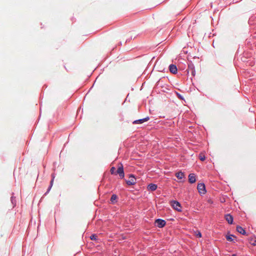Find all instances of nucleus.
<instances>
[{
	"label": "nucleus",
	"mask_w": 256,
	"mask_h": 256,
	"mask_svg": "<svg viewBox=\"0 0 256 256\" xmlns=\"http://www.w3.org/2000/svg\"><path fill=\"white\" fill-rule=\"evenodd\" d=\"M118 174L121 178H123L124 176V174L122 164H120L117 170L116 174Z\"/></svg>",
	"instance_id": "f257e3e1"
},
{
	"label": "nucleus",
	"mask_w": 256,
	"mask_h": 256,
	"mask_svg": "<svg viewBox=\"0 0 256 256\" xmlns=\"http://www.w3.org/2000/svg\"><path fill=\"white\" fill-rule=\"evenodd\" d=\"M171 205L173 207L174 209L180 212L181 210V206L180 204L177 201H172L171 202Z\"/></svg>",
	"instance_id": "f03ea898"
},
{
	"label": "nucleus",
	"mask_w": 256,
	"mask_h": 256,
	"mask_svg": "<svg viewBox=\"0 0 256 256\" xmlns=\"http://www.w3.org/2000/svg\"><path fill=\"white\" fill-rule=\"evenodd\" d=\"M198 192L200 194H204L206 192L205 185L204 184H198L197 186Z\"/></svg>",
	"instance_id": "7ed1b4c3"
},
{
	"label": "nucleus",
	"mask_w": 256,
	"mask_h": 256,
	"mask_svg": "<svg viewBox=\"0 0 256 256\" xmlns=\"http://www.w3.org/2000/svg\"><path fill=\"white\" fill-rule=\"evenodd\" d=\"M136 183V179L133 174H130L129 176V180L126 181V184L128 185H134Z\"/></svg>",
	"instance_id": "20e7f679"
},
{
	"label": "nucleus",
	"mask_w": 256,
	"mask_h": 256,
	"mask_svg": "<svg viewBox=\"0 0 256 256\" xmlns=\"http://www.w3.org/2000/svg\"><path fill=\"white\" fill-rule=\"evenodd\" d=\"M155 222L158 228H162L166 224V222H165V220L162 219L156 220Z\"/></svg>",
	"instance_id": "39448f33"
},
{
	"label": "nucleus",
	"mask_w": 256,
	"mask_h": 256,
	"mask_svg": "<svg viewBox=\"0 0 256 256\" xmlns=\"http://www.w3.org/2000/svg\"><path fill=\"white\" fill-rule=\"evenodd\" d=\"M150 119L148 116H147L144 118L136 120L133 122V124H141L144 122H147Z\"/></svg>",
	"instance_id": "423d86ee"
},
{
	"label": "nucleus",
	"mask_w": 256,
	"mask_h": 256,
	"mask_svg": "<svg viewBox=\"0 0 256 256\" xmlns=\"http://www.w3.org/2000/svg\"><path fill=\"white\" fill-rule=\"evenodd\" d=\"M196 181V176L194 174H190L188 176V182L190 184H193Z\"/></svg>",
	"instance_id": "0eeeda50"
},
{
	"label": "nucleus",
	"mask_w": 256,
	"mask_h": 256,
	"mask_svg": "<svg viewBox=\"0 0 256 256\" xmlns=\"http://www.w3.org/2000/svg\"><path fill=\"white\" fill-rule=\"evenodd\" d=\"M169 70L170 72H172L173 74H176L177 72V68L176 65L174 64H170L169 66Z\"/></svg>",
	"instance_id": "6e6552de"
},
{
	"label": "nucleus",
	"mask_w": 256,
	"mask_h": 256,
	"mask_svg": "<svg viewBox=\"0 0 256 256\" xmlns=\"http://www.w3.org/2000/svg\"><path fill=\"white\" fill-rule=\"evenodd\" d=\"M225 218L228 222L232 224L233 222V217L230 214H227L225 216Z\"/></svg>",
	"instance_id": "1a4fd4ad"
},
{
	"label": "nucleus",
	"mask_w": 256,
	"mask_h": 256,
	"mask_svg": "<svg viewBox=\"0 0 256 256\" xmlns=\"http://www.w3.org/2000/svg\"><path fill=\"white\" fill-rule=\"evenodd\" d=\"M157 188V185L153 184H150L148 185V190L151 191L155 190Z\"/></svg>",
	"instance_id": "9d476101"
},
{
	"label": "nucleus",
	"mask_w": 256,
	"mask_h": 256,
	"mask_svg": "<svg viewBox=\"0 0 256 256\" xmlns=\"http://www.w3.org/2000/svg\"><path fill=\"white\" fill-rule=\"evenodd\" d=\"M236 230L239 233H240L244 235L246 234V230H244L243 228L240 226H238L236 227Z\"/></svg>",
	"instance_id": "9b49d317"
},
{
	"label": "nucleus",
	"mask_w": 256,
	"mask_h": 256,
	"mask_svg": "<svg viewBox=\"0 0 256 256\" xmlns=\"http://www.w3.org/2000/svg\"><path fill=\"white\" fill-rule=\"evenodd\" d=\"M250 243L252 246H256V238L252 237L249 239Z\"/></svg>",
	"instance_id": "f8f14e48"
},
{
	"label": "nucleus",
	"mask_w": 256,
	"mask_h": 256,
	"mask_svg": "<svg viewBox=\"0 0 256 256\" xmlns=\"http://www.w3.org/2000/svg\"><path fill=\"white\" fill-rule=\"evenodd\" d=\"M176 176L178 178V179H182L184 176V174L182 172H176Z\"/></svg>",
	"instance_id": "ddd939ff"
},
{
	"label": "nucleus",
	"mask_w": 256,
	"mask_h": 256,
	"mask_svg": "<svg viewBox=\"0 0 256 256\" xmlns=\"http://www.w3.org/2000/svg\"><path fill=\"white\" fill-rule=\"evenodd\" d=\"M118 199V196L116 194H112L110 198V202L112 204H115Z\"/></svg>",
	"instance_id": "4468645a"
},
{
	"label": "nucleus",
	"mask_w": 256,
	"mask_h": 256,
	"mask_svg": "<svg viewBox=\"0 0 256 256\" xmlns=\"http://www.w3.org/2000/svg\"><path fill=\"white\" fill-rule=\"evenodd\" d=\"M234 236L232 234H230V235H228V236H226V240H228V241H230V242H233L234 241V239L232 238H234Z\"/></svg>",
	"instance_id": "2eb2a0df"
},
{
	"label": "nucleus",
	"mask_w": 256,
	"mask_h": 256,
	"mask_svg": "<svg viewBox=\"0 0 256 256\" xmlns=\"http://www.w3.org/2000/svg\"><path fill=\"white\" fill-rule=\"evenodd\" d=\"M199 158L200 159V160L204 161L206 160V156L203 154L200 153L199 154Z\"/></svg>",
	"instance_id": "dca6fc26"
},
{
	"label": "nucleus",
	"mask_w": 256,
	"mask_h": 256,
	"mask_svg": "<svg viewBox=\"0 0 256 256\" xmlns=\"http://www.w3.org/2000/svg\"><path fill=\"white\" fill-rule=\"evenodd\" d=\"M116 168L114 167H112L111 168L110 170V173L112 174H116Z\"/></svg>",
	"instance_id": "f3484780"
},
{
	"label": "nucleus",
	"mask_w": 256,
	"mask_h": 256,
	"mask_svg": "<svg viewBox=\"0 0 256 256\" xmlns=\"http://www.w3.org/2000/svg\"><path fill=\"white\" fill-rule=\"evenodd\" d=\"M195 235L198 238H201L202 237V234L200 232L197 231L195 233Z\"/></svg>",
	"instance_id": "a211bd4d"
},
{
	"label": "nucleus",
	"mask_w": 256,
	"mask_h": 256,
	"mask_svg": "<svg viewBox=\"0 0 256 256\" xmlns=\"http://www.w3.org/2000/svg\"><path fill=\"white\" fill-rule=\"evenodd\" d=\"M97 237L98 236L96 234H92L90 236V238L92 240H96Z\"/></svg>",
	"instance_id": "6ab92c4d"
},
{
	"label": "nucleus",
	"mask_w": 256,
	"mask_h": 256,
	"mask_svg": "<svg viewBox=\"0 0 256 256\" xmlns=\"http://www.w3.org/2000/svg\"><path fill=\"white\" fill-rule=\"evenodd\" d=\"M176 95L178 96V98L180 100L184 99V98L180 94L176 92Z\"/></svg>",
	"instance_id": "aec40b11"
},
{
	"label": "nucleus",
	"mask_w": 256,
	"mask_h": 256,
	"mask_svg": "<svg viewBox=\"0 0 256 256\" xmlns=\"http://www.w3.org/2000/svg\"><path fill=\"white\" fill-rule=\"evenodd\" d=\"M53 181H54V180H51V182H50V185H51V186L52 185V182H53Z\"/></svg>",
	"instance_id": "412c9836"
},
{
	"label": "nucleus",
	"mask_w": 256,
	"mask_h": 256,
	"mask_svg": "<svg viewBox=\"0 0 256 256\" xmlns=\"http://www.w3.org/2000/svg\"><path fill=\"white\" fill-rule=\"evenodd\" d=\"M232 256H236V254H232Z\"/></svg>",
	"instance_id": "4be33fe9"
}]
</instances>
